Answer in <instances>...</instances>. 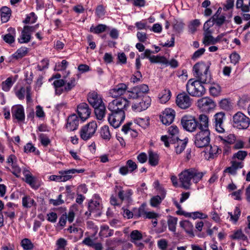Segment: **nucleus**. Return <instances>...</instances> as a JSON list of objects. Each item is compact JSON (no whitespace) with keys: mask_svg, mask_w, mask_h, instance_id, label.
Segmentation results:
<instances>
[{"mask_svg":"<svg viewBox=\"0 0 250 250\" xmlns=\"http://www.w3.org/2000/svg\"><path fill=\"white\" fill-rule=\"evenodd\" d=\"M87 100L93 108L104 104L101 96L95 91L90 92L88 94Z\"/></svg>","mask_w":250,"mask_h":250,"instance_id":"18","label":"nucleus"},{"mask_svg":"<svg viewBox=\"0 0 250 250\" xmlns=\"http://www.w3.org/2000/svg\"><path fill=\"white\" fill-rule=\"evenodd\" d=\"M1 19L2 22H6L11 16V10L6 6H3L0 9Z\"/></svg>","mask_w":250,"mask_h":250,"instance_id":"32","label":"nucleus"},{"mask_svg":"<svg viewBox=\"0 0 250 250\" xmlns=\"http://www.w3.org/2000/svg\"><path fill=\"white\" fill-rule=\"evenodd\" d=\"M137 167L136 164L132 160H128L125 166L122 167L119 169V173L122 175H125L128 172H132Z\"/></svg>","mask_w":250,"mask_h":250,"instance_id":"20","label":"nucleus"},{"mask_svg":"<svg viewBox=\"0 0 250 250\" xmlns=\"http://www.w3.org/2000/svg\"><path fill=\"white\" fill-rule=\"evenodd\" d=\"M88 211L85 212V215L90 216L93 214L94 216H100L102 213V206L100 201L91 200L88 203Z\"/></svg>","mask_w":250,"mask_h":250,"instance_id":"10","label":"nucleus"},{"mask_svg":"<svg viewBox=\"0 0 250 250\" xmlns=\"http://www.w3.org/2000/svg\"><path fill=\"white\" fill-rule=\"evenodd\" d=\"M129 102L125 98L113 100L108 104L107 108L111 111L108 120L115 128L119 127L125 119V111L129 107Z\"/></svg>","mask_w":250,"mask_h":250,"instance_id":"1","label":"nucleus"},{"mask_svg":"<svg viewBox=\"0 0 250 250\" xmlns=\"http://www.w3.org/2000/svg\"><path fill=\"white\" fill-rule=\"evenodd\" d=\"M12 117L18 122H22L25 120L24 110L21 104L13 106L11 109Z\"/></svg>","mask_w":250,"mask_h":250,"instance_id":"17","label":"nucleus"},{"mask_svg":"<svg viewBox=\"0 0 250 250\" xmlns=\"http://www.w3.org/2000/svg\"><path fill=\"white\" fill-rule=\"evenodd\" d=\"M22 205L24 208H30L36 206V203L34 200L29 195H25L22 198Z\"/></svg>","mask_w":250,"mask_h":250,"instance_id":"28","label":"nucleus"},{"mask_svg":"<svg viewBox=\"0 0 250 250\" xmlns=\"http://www.w3.org/2000/svg\"><path fill=\"white\" fill-rule=\"evenodd\" d=\"M59 173L61 175L62 182H65L72 178V174L76 173V170L75 169L62 170L59 172Z\"/></svg>","mask_w":250,"mask_h":250,"instance_id":"29","label":"nucleus"},{"mask_svg":"<svg viewBox=\"0 0 250 250\" xmlns=\"http://www.w3.org/2000/svg\"><path fill=\"white\" fill-rule=\"evenodd\" d=\"M176 103L180 108L186 109L191 105L192 100L186 93H180L177 96Z\"/></svg>","mask_w":250,"mask_h":250,"instance_id":"11","label":"nucleus"},{"mask_svg":"<svg viewBox=\"0 0 250 250\" xmlns=\"http://www.w3.org/2000/svg\"><path fill=\"white\" fill-rule=\"evenodd\" d=\"M189 216L193 219L197 218L206 219L207 218L208 215L199 211H196L190 213Z\"/></svg>","mask_w":250,"mask_h":250,"instance_id":"52","label":"nucleus"},{"mask_svg":"<svg viewBox=\"0 0 250 250\" xmlns=\"http://www.w3.org/2000/svg\"><path fill=\"white\" fill-rule=\"evenodd\" d=\"M149 61L152 63H157V62H161V63H165V61H164L165 58L163 57H160L158 56H151L149 59Z\"/></svg>","mask_w":250,"mask_h":250,"instance_id":"64","label":"nucleus"},{"mask_svg":"<svg viewBox=\"0 0 250 250\" xmlns=\"http://www.w3.org/2000/svg\"><path fill=\"white\" fill-rule=\"evenodd\" d=\"M99 234L101 236L108 237L113 234V230L110 229L108 226H103L101 228V231Z\"/></svg>","mask_w":250,"mask_h":250,"instance_id":"37","label":"nucleus"},{"mask_svg":"<svg viewBox=\"0 0 250 250\" xmlns=\"http://www.w3.org/2000/svg\"><path fill=\"white\" fill-rule=\"evenodd\" d=\"M228 214L230 217L229 220L235 224L239 218L241 214V211L238 207H236L234 210L233 213L231 212H229Z\"/></svg>","mask_w":250,"mask_h":250,"instance_id":"35","label":"nucleus"},{"mask_svg":"<svg viewBox=\"0 0 250 250\" xmlns=\"http://www.w3.org/2000/svg\"><path fill=\"white\" fill-rule=\"evenodd\" d=\"M226 119L225 114L223 112L216 113L213 117L214 126L218 133L225 132L224 121Z\"/></svg>","mask_w":250,"mask_h":250,"instance_id":"13","label":"nucleus"},{"mask_svg":"<svg viewBox=\"0 0 250 250\" xmlns=\"http://www.w3.org/2000/svg\"><path fill=\"white\" fill-rule=\"evenodd\" d=\"M210 141V131L209 129L200 130L195 135L194 137V144L199 148L208 146Z\"/></svg>","mask_w":250,"mask_h":250,"instance_id":"5","label":"nucleus"},{"mask_svg":"<svg viewBox=\"0 0 250 250\" xmlns=\"http://www.w3.org/2000/svg\"><path fill=\"white\" fill-rule=\"evenodd\" d=\"M159 96L160 102L162 104H165L170 99L171 92L168 89H165L162 92L161 94L159 95Z\"/></svg>","mask_w":250,"mask_h":250,"instance_id":"39","label":"nucleus"},{"mask_svg":"<svg viewBox=\"0 0 250 250\" xmlns=\"http://www.w3.org/2000/svg\"><path fill=\"white\" fill-rule=\"evenodd\" d=\"M128 92L129 93L128 97L130 98L138 99L141 97L140 93L138 91V89L136 87H133L131 91H128Z\"/></svg>","mask_w":250,"mask_h":250,"instance_id":"57","label":"nucleus"},{"mask_svg":"<svg viewBox=\"0 0 250 250\" xmlns=\"http://www.w3.org/2000/svg\"><path fill=\"white\" fill-rule=\"evenodd\" d=\"M11 166L13 169L12 173L17 177H19L21 172V168L18 166L16 162L11 165Z\"/></svg>","mask_w":250,"mask_h":250,"instance_id":"60","label":"nucleus"},{"mask_svg":"<svg viewBox=\"0 0 250 250\" xmlns=\"http://www.w3.org/2000/svg\"><path fill=\"white\" fill-rule=\"evenodd\" d=\"M220 107L225 110H230L232 107L231 103L227 99H223L219 103Z\"/></svg>","mask_w":250,"mask_h":250,"instance_id":"47","label":"nucleus"},{"mask_svg":"<svg viewBox=\"0 0 250 250\" xmlns=\"http://www.w3.org/2000/svg\"><path fill=\"white\" fill-rule=\"evenodd\" d=\"M157 245L158 248L161 250H172V249L167 250L168 242L165 239H161L158 241Z\"/></svg>","mask_w":250,"mask_h":250,"instance_id":"51","label":"nucleus"},{"mask_svg":"<svg viewBox=\"0 0 250 250\" xmlns=\"http://www.w3.org/2000/svg\"><path fill=\"white\" fill-rule=\"evenodd\" d=\"M188 139V138H185L184 140L178 139L176 140L177 145L175 146V152L177 154L181 153L187 146Z\"/></svg>","mask_w":250,"mask_h":250,"instance_id":"25","label":"nucleus"},{"mask_svg":"<svg viewBox=\"0 0 250 250\" xmlns=\"http://www.w3.org/2000/svg\"><path fill=\"white\" fill-rule=\"evenodd\" d=\"M79 120L76 114H73L69 116L66 127L70 131L76 130L79 126Z\"/></svg>","mask_w":250,"mask_h":250,"instance_id":"19","label":"nucleus"},{"mask_svg":"<svg viewBox=\"0 0 250 250\" xmlns=\"http://www.w3.org/2000/svg\"><path fill=\"white\" fill-rule=\"evenodd\" d=\"M159 155L157 153L149 151L148 152V163L153 167L157 166L159 163Z\"/></svg>","mask_w":250,"mask_h":250,"instance_id":"31","label":"nucleus"},{"mask_svg":"<svg viewBox=\"0 0 250 250\" xmlns=\"http://www.w3.org/2000/svg\"><path fill=\"white\" fill-rule=\"evenodd\" d=\"M187 91L191 96L201 97L206 93V89L199 81L189 79L186 84Z\"/></svg>","mask_w":250,"mask_h":250,"instance_id":"4","label":"nucleus"},{"mask_svg":"<svg viewBox=\"0 0 250 250\" xmlns=\"http://www.w3.org/2000/svg\"><path fill=\"white\" fill-rule=\"evenodd\" d=\"M243 167V165L242 162L233 161L231 162V166L226 168L224 172L232 175H235L237 170L242 168Z\"/></svg>","mask_w":250,"mask_h":250,"instance_id":"21","label":"nucleus"},{"mask_svg":"<svg viewBox=\"0 0 250 250\" xmlns=\"http://www.w3.org/2000/svg\"><path fill=\"white\" fill-rule=\"evenodd\" d=\"M29 49L26 47H21L12 55L13 58L19 60L25 57L28 53Z\"/></svg>","mask_w":250,"mask_h":250,"instance_id":"30","label":"nucleus"},{"mask_svg":"<svg viewBox=\"0 0 250 250\" xmlns=\"http://www.w3.org/2000/svg\"><path fill=\"white\" fill-rule=\"evenodd\" d=\"M146 205L143 204L138 208L134 209V215L135 216L139 218L140 217H145L146 211L145 209Z\"/></svg>","mask_w":250,"mask_h":250,"instance_id":"41","label":"nucleus"},{"mask_svg":"<svg viewBox=\"0 0 250 250\" xmlns=\"http://www.w3.org/2000/svg\"><path fill=\"white\" fill-rule=\"evenodd\" d=\"M168 132L169 136V141L172 144H175L176 140L179 139L178 137L179 130L176 126L172 125L168 128Z\"/></svg>","mask_w":250,"mask_h":250,"instance_id":"23","label":"nucleus"},{"mask_svg":"<svg viewBox=\"0 0 250 250\" xmlns=\"http://www.w3.org/2000/svg\"><path fill=\"white\" fill-rule=\"evenodd\" d=\"M127 89V85L124 83H120L115 85L109 91V95L112 98H117L124 94Z\"/></svg>","mask_w":250,"mask_h":250,"instance_id":"16","label":"nucleus"},{"mask_svg":"<svg viewBox=\"0 0 250 250\" xmlns=\"http://www.w3.org/2000/svg\"><path fill=\"white\" fill-rule=\"evenodd\" d=\"M209 66L204 63H196L193 67L194 75L201 83H208L210 82V75L208 73Z\"/></svg>","mask_w":250,"mask_h":250,"instance_id":"3","label":"nucleus"},{"mask_svg":"<svg viewBox=\"0 0 250 250\" xmlns=\"http://www.w3.org/2000/svg\"><path fill=\"white\" fill-rule=\"evenodd\" d=\"M23 174L25 177V181L26 183L28 184L31 187L35 185V179L33 177L30 171L27 170H23Z\"/></svg>","mask_w":250,"mask_h":250,"instance_id":"34","label":"nucleus"},{"mask_svg":"<svg viewBox=\"0 0 250 250\" xmlns=\"http://www.w3.org/2000/svg\"><path fill=\"white\" fill-rule=\"evenodd\" d=\"M107 26L105 24H100L96 26L92 25L90 28V31L95 34H100L105 31Z\"/></svg>","mask_w":250,"mask_h":250,"instance_id":"38","label":"nucleus"},{"mask_svg":"<svg viewBox=\"0 0 250 250\" xmlns=\"http://www.w3.org/2000/svg\"><path fill=\"white\" fill-rule=\"evenodd\" d=\"M97 128V125L96 121H93L84 126L80 131L81 138L87 141L90 139L95 134Z\"/></svg>","mask_w":250,"mask_h":250,"instance_id":"7","label":"nucleus"},{"mask_svg":"<svg viewBox=\"0 0 250 250\" xmlns=\"http://www.w3.org/2000/svg\"><path fill=\"white\" fill-rule=\"evenodd\" d=\"M181 124L184 129L189 132H193L197 127L198 122L194 117L185 115L181 119Z\"/></svg>","mask_w":250,"mask_h":250,"instance_id":"8","label":"nucleus"},{"mask_svg":"<svg viewBox=\"0 0 250 250\" xmlns=\"http://www.w3.org/2000/svg\"><path fill=\"white\" fill-rule=\"evenodd\" d=\"M177 222V218L176 217L170 216L167 220L168 229L169 230L175 232L176 231V226Z\"/></svg>","mask_w":250,"mask_h":250,"instance_id":"42","label":"nucleus"},{"mask_svg":"<svg viewBox=\"0 0 250 250\" xmlns=\"http://www.w3.org/2000/svg\"><path fill=\"white\" fill-rule=\"evenodd\" d=\"M100 135L105 140L109 141L110 139L111 135L107 125H104L101 128Z\"/></svg>","mask_w":250,"mask_h":250,"instance_id":"36","label":"nucleus"},{"mask_svg":"<svg viewBox=\"0 0 250 250\" xmlns=\"http://www.w3.org/2000/svg\"><path fill=\"white\" fill-rule=\"evenodd\" d=\"M230 237L233 240H242L244 241L247 239V237L240 229L234 231L233 233L230 235Z\"/></svg>","mask_w":250,"mask_h":250,"instance_id":"40","label":"nucleus"},{"mask_svg":"<svg viewBox=\"0 0 250 250\" xmlns=\"http://www.w3.org/2000/svg\"><path fill=\"white\" fill-rule=\"evenodd\" d=\"M209 149H207V152L208 153V159H214L218 156V155L221 153L222 150L216 145H210Z\"/></svg>","mask_w":250,"mask_h":250,"instance_id":"24","label":"nucleus"},{"mask_svg":"<svg viewBox=\"0 0 250 250\" xmlns=\"http://www.w3.org/2000/svg\"><path fill=\"white\" fill-rule=\"evenodd\" d=\"M21 246L25 250H31L33 248V245L31 241L27 238L23 239L21 242Z\"/></svg>","mask_w":250,"mask_h":250,"instance_id":"48","label":"nucleus"},{"mask_svg":"<svg viewBox=\"0 0 250 250\" xmlns=\"http://www.w3.org/2000/svg\"><path fill=\"white\" fill-rule=\"evenodd\" d=\"M11 166L13 169L12 173L17 177H19L21 172V168L18 166L16 162L11 165Z\"/></svg>","mask_w":250,"mask_h":250,"instance_id":"61","label":"nucleus"},{"mask_svg":"<svg viewBox=\"0 0 250 250\" xmlns=\"http://www.w3.org/2000/svg\"><path fill=\"white\" fill-rule=\"evenodd\" d=\"M57 250H64V248L67 245V242L64 238H59L56 242Z\"/></svg>","mask_w":250,"mask_h":250,"instance_id":"55","label":"nucleus"},{"mask_svg":"<svg viewBox=\"0 0 250 250\" xmlns=\"http://www.w3.org/2000/svg\"><path fill=\"white\" fill-rule=\"evenodd\" d=\"M131 241L133 243L136 240H140L143 238V235L140 231L138 230H133L130 234Z\"/></svg>","mask_w":250,"mask_h":250,"instance_id":"45","label":"nucleus"},{"mask_svg":"<svg viewBox=\"0 0 250 250\" xmlns=\"http://www.w3.org/2000/svg\"><path fill=\"white\" fill-rule=\"evenodd\" d=\"M204 173L195 168H189L181 172L178 175L180 187L185 189H189L192 179L194 183H197L203 178Z\"/></svg>","mask_w":250,"mask_h":250,"instance_id":"2","label":"nucleus"},{"mask_svg":"<svg viewBox=\"0 0 250 250\" xmlns=\"http://www.w3.org/2000/svg\"><path fill=\"white\" fill-rule=\"evenodd\" d=\"M136 123L141 126L143 128H146L149 125V119L148 118H139L136 120Z\"/></svg>","mask_w":250,"mask_h":250,"instance_id":"58","label":"nucleus"},{"mask_svg":"<svg viewBox=\"0 0 250 250\" xmlns=\"http://www.w3.org/2000/svg\"><path fill=\"white\" fill-rule=\"evenodd\" d=\"M219 138L221 140L223 141L224 143H227L229 144H233L235 140V137L234 135L232 134H229L227 136H225L224 137L222 136H219Z\"/></svg>","mask_w":250,"mask_h":250,"instance_id":"50","label":"nucleus"},{"mask_svg":"<svg viewBox=\"0 0 250 250\" xmlns=\"http://www.w3.org/2000/svg\"><path fill=\"white\" fill-rule=\"evenodd\" d=\"M135 87L138 89V91L141 97L143 94L147 93L149 91L148 86L146 84H142Z\"/></svg>","mask_w":250,"mask_h":250,"instance_id":"56","label":"nucleus"},{"mask_svg":"<svg viewBox=\"0 0 250 250\" xmlns=\"http://www.w3.org/2000/svg\"><path fill=\"white\" fill-rule=\"evenodd\" d=\"M175 116V111L171 108H166L160 116L162 123L165 125H169L174 121Z\"/></svg>","mask_w":250,"mask_h":250,"instance_id":"14","label":"nucleus"},{"mask_svg":"<svg viewBox=\"0 0 250 250\" xmlns=\"http://www.w3.org/2000/svg\"><path fill=\"white\" fill-rule=\"evenodd\" d=\"M234 127L239 129H247L250 125V119L241 112H237L232 118Z\"/></svg>","mask_w":250,"mask_h":250,"instance_id":"6","label":"nucleus"},{"mask_svg":"<svg viewBox=\"0 0 250 250\" xmlns=\"http://www.w3.org/2000/svg\"><path fill=\"white\" fill-rule=\"evenodd\" d=\"M76 85V80L74 77L71 78L69 81L67 80V82L65 83L64 87V90L66 92H68L71 90Z\"/></svg>","mask_w":250,"mask_h":250,"instance_id":"46","label":"nucleus"},{"mask_svg":"<svg viewBox=\"0 0 250 250\" xmlns=\"http://www.w3.org/2000/svg\"><path fill=\"white\" fill-rule=\"evenodd\" d=\"M62 196L60 194L57 199H50L49 200V203L55 206H59L64 203V200L62 199Z\"/></svg>","mask_w":250,"mask_h":250,"instance_id":"53","label":"nucleus"},{"mask_svg":"<svg viewBox=\"0 0 250 250\" xmlns=\"http://www.w3.org/2000/svg\"><path fill=\"white\" fill-rule=\"evenodd\" d=\"M198 126L200 130L208 129V118L205 114H201L198 118Z\"/></svg>","mask_w":250,"mask_h":250,"instance_id":"22","label":"nucleus"},{"mask_svg":"<svg viewBox=\"0 0 250 250\" xmlns=\"http://www.w3.org/2000/svg\"><path fill=\"white\" fill-rule=\"evenodd\" d=\"M212 18V20L214 21V23H215L216 25L218 26H221L224 23L226 18L224 16L221 15L219 17H217L214 19Z\"/></svg>","mask_w":250,"mask_h":250,"instance_id":"63","label":"nucleus"},{"mask_svg":"<svg viewBox=\"0 0 250 250\" xmlns=\"http://www.w3.org/2000/svg\"><path fill=\"white\" fill-rule=\"evenodd\" d=\"M197 105L201 110L205 112H209L215 108L216 104L211 99L205 97L197 101Z\"/></svg>","mask_w":250,"mask_h":250,"instance_id":"12","label":"nucleus"},{"mask_svg":"<svg viewBox=\"0 0 250 250\" xmlns=\"http://www.w3.org/2000/svg\"><path fill=\"white\" fill-rule=\"evenodd\" d=\"M13 83L12 78L11 77L8 78L5 81L1 83L2 89L5 92L9 91Z\"/></svg>","mask_w":250,"mask_h":250,"instance_id":"43","label":"nucleus"},{"mask_svg":"<svg viewBox=\"0 0 250 250\" xmlns=\"http://www.w3.org/2000/svg\"><path fill=\"white\" fill-rule=\"evenodd\" d=\"M221 92V88L219 85L211 86L209 88V92L213 96H217Z\"/></svg>","mask_w":250,"mask_h":250,"instance_id":"62","label":"nucleus"},{"mask_svg":"<svg viewBox=\"0 0 250 250\" xmlns=\"http://www.w3.org/2000/svg\"><path fill=\"white\" fill-rule=\"evenodd\" d=\"M24 151L25 153L35 152V154H39V151H36V148L32 143H27L24 147Z\"/></svg>","mask_w":250,"mask_h":250,"instance_id":"49","label":"nucleus"},{"mask_svg":"<svg viewBox=\"0 0 250 250\" xmlns=\"http://www.w3.org/2000/svg\"><path fill=\"white\" fill-rule=\"evenodd\" d=\"M165 194V193H162V197H160L159 195L153 197L150 200L151 206L155 207L159 205L162 202V200L164 199Z\"/></svg>","mask_w":250,"mask_h":250,"instance_id":"44","label":"nucleus"},{"mask_svg":"<svg viewBox=\"0 0 250 250\" xmlns=\"http://www.w3.org/2000/svg\"><path fill=\"white\" fill-rule=\"evenodd\" d=\"M106 108L103 104L98 107H94V112L96 118L99 120H102L105 116Z\"/></svg>","mask_w":250,"mask_h":250,"instance_id":"26","label":"nucleus"},{"mask_svg":"<svg viewBox=\"0 0 250 250\" xmlns=\"http://www.w3.org/2000/svg\"><path fill=\"white\" fill-rule=\"evenodd\" d=\"M31 37V34L23 28L21 32L20 38L18 39V41L21 43H28L30 42Z\"/></svg>","mask_w":250,"mask_h":250,"instance_id":"33","label":"nucleus"},{"mask_svg":"<svg viewBox=\"0 0 250 250\" xmlns=\"http://www.w3.org/2000/svg\"><path fill=\"white\" fill-rule=\"evenodd\" d=\"M77 112L82 121L83 122L90 117L91 109L87 104L83 103L78 105Z\"/></svg>","mask_w":250,"mask_h":250,"instance_id":"15","label":"nucleus"},{"mask_svg":"<svg viewBox=\"0 0 250 250\" xmlns=\"http://www.w3.org/2000/svg\"><path fill=\"white\" fill-rule=\"evenodd\" d=\"M11 166L13 169L12 173L17 177H19L21 172V168L18 166L16 162L11 165Z\"/></svg>","mask_w":250,"mask_h":250,"instance_id":"59","label":"nucleus"},{"mask_svg":"<svg viewBox=\"0 0 250 250\" xmlns=\"http://www.w3.org/2000/svg\"><path fill=\"white\" fill-rule=\"evenodd\" d=\"M151 98L146 95H143L140 101H136L132 105V109L136 112H141L146 109L150 105Z\"/></svg>","mask_w":250,"mask_h":250,"instance_id":"9","label":"nucleus"},{"mask_svg":"<svg viewBox=\"0 0 250 250\" xmlns=\"http://www.w3.org/2000/svg\"><path fill=\"white\" fill-rule=\"evenodd\" d=\"M180 225L190 236L192 237L194 236L193 231V225L191 222L187 220L181 221L180 223Z\"/></svg>","mask_w":250,"mask_h":250,"instance_id":"27","label":"nucleus"},{"mask_svg":"<svg viewBox=\"0 0 250 250\" xmlns=\"http://www.w3.org/2000/svg\"><path fill=\"white\" fill-rule=\"evenodd\" d=\"M39 140L41 144L46 146L50 143V140L49 138L44 134H40L39 135Z\"/></svg>","mask_w":250,"mask_h":250,"instance_id":"54","label":"nucleus"}]
</instances>
